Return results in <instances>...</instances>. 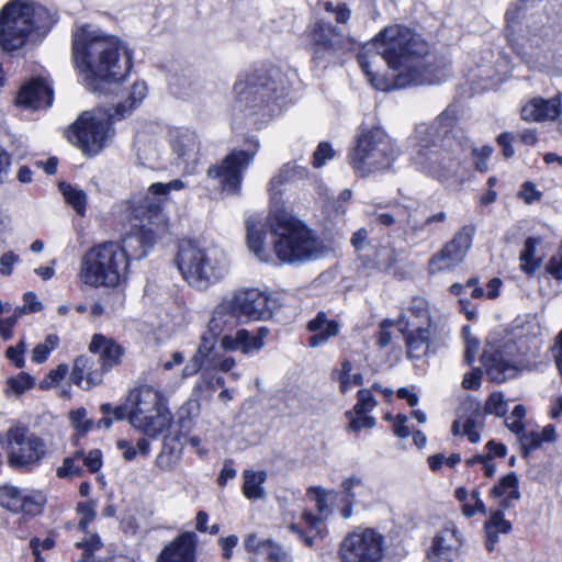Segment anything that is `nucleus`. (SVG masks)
<instances>
[{
	"mask_svg": "<svg viewBox=\"0 0 562 562\" xmlns=\"http://www.w3.org/2000/svg\"><path fill=\"white\" fill-rule=\"evenodd\" d=\"M240 317L232 306L227 297L223 299L214 308L209 321L207 328L201 337L202 342H207L214 349L218 337L226 330L233 329Z\"/></svg>",
	"mask_w": 562,
	"mask_h": 562,
	"instance_id": "412c9836",
	"label": "nucleus"
},
{
	"mask_svg": "<svg viewBox=\"0 0 562 562\" xmlns=\"http://www.w3.org/2000/svg\"><path fill=\"white\" fill-rule=\"evenodd\" d=\"M338 380L340 384V391L347 393L355 386L363 384V376L361 373H352V364L349 360L341 362L340 370L338 371Z\"/></svg>",
	"mask_w": 562,
	"mask_h": 562,
	"instance_id": "c03bdc74",
	"label": "nucleus"
},
{
	"mask_svg": "<svg viewBox=\"0 0 562 562\" xmlns=\"http://www.w3.org/2000/svg\"><path fill=\"white\" fill-rule=\"evenodd\" d=\"M59 338L56 335H48L44 342L36 345L32 351V360L36 363H43L47 360L49 353L57 348Z\"/></svg>",
	"mask_w": 562,
	"mask_h": 562,
	"instance_id": "5fc2aeb1",
	"label": "nucleus"
},
{
	"mask_svg": "<svg viewBox=\"0 0 562 562\" xmlns=\"http://www.w3.org/2000/svg\"><path fill=\"white\" fill-rule=\"evenodd\" d=\"M55 22L43 5L32 0H12L0 11V46L7 52L16 50L32 33L44 35Z\"/></svg>",
	"mask_w": 562,
	"mask_h": 562,
	"instance_id": "423d86ee",
	"label": "nucleus"
},
{
	"mask_svg": "<svg viewBox=\"0 0 562 562\" xmlns=\"http://www.w3.org/2000/svg\"><path fill=\"white\" fill-rule=\"evenodd\" d=\"M484 428V417L476 411L473 415L468 417L462 424L456 420L452 424L451 431L454 436L463 435L470 442L477 443L481 440V431Z\"/></svg>",
	"mask_w": 562,
	"mask_h": 562,
	"instance_id": "c9c22d12",
	"label": "nucleus"
},
{
	"mask_svg": "<svg viewBox=\"0 0 562 562\" xmlns=\"http://www.w3.org/2000/svg\"><path fill=\"white\" fill-rule=\"evenodd\" d=\"M378 54L394 71L392 78L374 74L366 55L358 56V63L370 83L378 90L389 91L417 85H437L447 78L442 67L432 66L425 58L429 45L422 35L402 25H391L381 31L372 41Z\"/></svg>",
	"mask_w": 562,
	"mask_h": 562,
	"instance_id": "f257e3e1",
	"label": "nucleus"
},
{
	"mask_svg": "<svg viewBox=\"0 0 562 562\" xmlns=\"http://www.w3.org/2000/svg\"><path fill=\"white\" fill-rule=\"evenodd\" d=\"M180 460V451H176L165 442L161 452L157 456L156 463L164 471H172Z\"/></svg>",
	"mask_w": 562,
	"mask_h": 562,
	"instance_id": "13d9d810",
	"label": "nucleus"
},
{
	"mask_svg": "<svg viewBox=\"0 0 562 562\" xmlns=\"http://www.w3.org/2000/svg\"><path fill=\"white\" fill-rule=\"evenodd\" d=\"M171 147L177 157L193 171L200 156L201 142L194 131L179 128L171 134Z\"/></svg>",
	"mask_w": 562,
	"mask_h": 562,
	"instance_id": "4be33fe9",
	"label": "nucleus"
},
{
	"mask_svg": "<svg viewBox=\"0 0 562 562\" xmlns=\"http://www.w3.org/2000/svg\"><path fill=\"white\" fill-rule=\"evenodd\" d=\"M311 37L315 46L336 52L341 46L338 29L330 23L317 22L313 25Z\"/></svg>",
	"mask_w": 562,
	"mask_h": 562,
	"instance_id": "2f4dec72",
	"label": "nucleus"
},
{
	"mask_svg": "<svg viewBox=\"0 0 562 562\" xmlns=\"http://www.w3.org/2000/svg\"><path fill=\"white\" fill-rule=\"evenodd\" d=\"M53 102V90L46 80L42 78L33 79L21 88L16 103L19 105L41 109L48 108Z\"/></svg>",
	"mask_w": 562,
	"mask_h": 562,
	"instance_id": "bb28decb",
	"label": "nucleus"
},
{
	"mask_svg": "<svg viewBox=\"0 0 562 562\" xmlns=\"http://www.w3.org/2000/svg\"><path fill=\"white\" fill-rule=\"evenodd\" d=\"M21 498V512L25 514L34 515L38 513L45 503L43 494L38 491L23 490Z\"/></svg>",
	"mask_w": 562,
	"mask_h": 562,
	"instance_id": "603ef678",
	"label": "nucleus"
},
{
	"mask_svg": "<svg viewBox=\"0 0 562 562\" xmlns=\"http://www.w3.org/2000/svg\"><path fill=\"white\" fill-rule=\"evenodd\" d=\"M473 236L474 228L467 225L460 228L453 238L443 246L452 256V260H456L459 265L463 262L472 246Z\"/></svg>",
	"mask_w": 562,
	"mask_h": 562,
	"instance_id": "72a5a7b5",
	"label": "nucleus"
},
{
	"mask_svg": "<svg viewBox=\"0 0 562 562\" xmlns=\"http://www.w3.org/2000/svg\"><path fill=\"white\" fill-rule=\"evenodd\" d=\"M463 542V535L452 522H449L435 536L431 547L434 557L430 559H451V557L459 554Z\"/></svg>",
	"mask_w": 562,
	"mask_h": 562,
	"instance_id": "a878e982",
	"label": "nucleus"
},
{
	"mask_svg": "<svg viewBox=\"0 0 562 562\" xmlns=\"http://www.w3.org/2000/svg\"><path fill=\"white\" fill-rule=\"evenodd\" d=\"M68 366L60 363L56 369L50 370L49 373L41 381L40 387L42 390H48L57 386L68 374Z\"/></svg>",
	"mask_w": 562,
	"mask_h": 562,
	"instance_id": "e2e57ef3",
	"label": "nucleus"
},
{
	"mask_svg": "<svg viewBox=\"0 0 562 562\" xmlns=\"http://www.w3.org/2000/svg\"><path fill=\"white\" fill-rule=\"evenodd\" d=\"M196 546L195 532H181L161 550L156 562H195Z\"/></svg>",
	"mask_w": 562,
	"mask_h": 562,
	"instance_id": "5701e85b",
	"label": "nucleus"
},
{
	"mask_svg": "<svg viewBox=\"0 0 562 562\" xmlns=\"http://www.w3.org/2000/svg\"><path fill=\"white\" fill-rule=\"evenodd\" d=\"M212 350L213 348H211L207 342L205 344L200 341L196 352L189 359L182 369V378L187 379L196 374L202 368L203 361L210 356Z\"/></svg>",
	"mask_w": 562,
	"mask_h": 562,
	"instance_id": "a18cd8bd",
	"label": "nucleus"
},
{
	"mask_svg": "<svg viewBox=\"0 0 562 562\" xmlns=\"http://www.w3.org/2000/svg\"><path fill=\"white\" fill-rule=\"evenodd\" d=\"M414 151L412 166L420 173L447 183L456 180L471 146L456 125L454 111L447 109L430 124H419L411 138Z\"/></svg>",
	"mask_w": 562,
	"mask_h": 562,
	"instance_id": "f03ea898",
	"label": "nucleus"
},
{
	"mask_svg": "<svg viewBox=\"0 0 562 562\" xmlns=\"http://www.w3.org/2000/svg\"><path fill=\"white\" fill-rule=\"evenodd\" d=\"M3 447L9 467L24 472L36 469L47 454L45 440L22 426L7 431Z\"/></svg>",
	"mask_w": 562,
	"mask_h": 562,
	"instance_id": "4468645a",
	"label": "nucleus"
},
{
	"mask_svg": "<svg viewBox=\"0 0 562 562\" xmlns=\"http://www.w3.org/2000/svg\"><path fill=\"white\" fill-rule=\"evenodd\" d=\"M131 215L134 223L120 245L128 261L146 257L167 229L165 215L159 211L158 202H150L146 205L134 204Z\"/></svg>",
	"mask_w": 562,
	"mask_h": 562,
	"instance_id": "9b49d317",
	"label": "nucleus"
},
{
	"mask_svg": "<svg viewBox=\"0 0 562 562\" xmlns=\"http://www.w3.org/2000/svg\"><path fill=\"white\" fill-rule=\"evenodd\" d=\"M408 314H402L398 318V325L401 333H405V329L413 327L414 324L418 325H438L432 322L430 316V310L428 302L419 296L413 297L408 305Z\"/></svg>",
	"mask_w": 562,
	"mask_h": 562,
	"instance_id": "c756f323",
	"label": "nucleus"
},
{
	"mask_svg": "<svg viewBox=\"0 0 562 562\" xmlns=\"http://www.w3.org/2000/svg\"><path fill=\"white\" fill-rule=\"evenodd\" d=\"M346 417L349 419L348 428L355 432L362 429H371L376 425L375 418L370 416L369 413L361 412V414H359L351 409L346 412Z\"/></svg>",
	"mask_w": 562,
	"mask_h": 562,
	"instance_id": "864d4df0",
	"label": "nucleus"
},
{
	"mask_svg": "<svg viewBox=\"0 0 562 562\" xmlns=\"http://www.w3.org/2000/svg\"><path fill=\"white\" fill-rule=\"evenodd\" d=\"M459 263L452 260V256L448 249L442 247L436 255H434L428 262V271L430 274H436L443 271L454 269Z\"/></svg>",
	"mask_w": 562,
	"mask_h": 562,
	"instance_id": "de8ad7c7",
	"label": "nucleus"
},
{
	"mask_svg": "<svg viewBox=\"0 0 562 562\" xmlns=\"http://www.w3.org/2000/svg\"><path fill=\"white\" fill-rule=\"evenodd\" d=\"M335 157V150L331 145L327 142L318 144L313 155V165L315 168L323 167L328 160Z\"/></svg>",
	"mask_w": 562,
	"mask_h": 562,
	"instance_id": "69168bd1",
	"label": "nucleus"
},
{
	"mask_svg": "<svg viewBox=\"0 0 562 562\" xmlns=\"http://www.w3.org/2000/svg\"><path fill=\"white\" fill-rule=\"evenodd\" d=\"M503 510L501 507L492 510L490 518L484 524L486 533L485 548L488 552L495 549L496 543L499 541V535H507L512 530V524L505 519Z\"/></svg>",
	"mask_w": 562,
	"mask_h": 562,
	"instance_id": "7c9ffc66",
	"label": "nucleus"
},
{
	"mask_svg": "<svg viewBox=\"0 0 562 562\" xmlns=\"http://www.w3.org/2000/svg\"><path fill=\"white\" fill-rule=\"evenodd\" d=\"M473 236L474 228L467 225L460 228L453 238L443 246L452 256V260H456L459 265L463 262L472 246Z\"/></svg>",
	"mask_w": 562,
	"mask_h": 562,
	"instance_id": "f704fd0d",
	"label": "nucleus"
},
{
	"mask_svg": "<svg viewBox=\"0 0 562 562\" xmlns=\"http://www.w3.org/2000/svg\"><path fill=\"white\" fill-rule=\"evenodd\" d=\"M398 150L392 138L382 130L362 131L355 147L348 154V161L355 172L361 177L387 170Z\"/></svg>",
	"mask_w": 562,
	"mask_h": 562,
	"instance_id": "9d476101",
	"label": "nucleus"
},
{
	"mask_svg": "<svg viewBox=\"0 0 562 562\" xmlns=\"http://www.w3.org/2000/svg\"><path fill=\"white\" fill-rule=\"evenodd\" d=\"M89 350L98 353L101 369H93L94 362L89 357L82 355L76 358L70 374V380L82 389H91L102 381L103 372L111 370L122 362L124 348L113 338L101 334L93 335Z\"/></svg>",
	"mask_w": 562,
	"mask_h": 562,
	"instance_id": "f8f14e48",
	"label": "nucleus"
},
{
	"mask_svg": "<svg viewBox=\"0 0 562 562\" xmlns=\"http://www.w3.org/2000/svg\"><path fill=\"white\" fill-rule=\"evenodd\" d=\"M7 393L21 395L35 385V378L26 372H20L18 375L9 378L7 381Z\"/></svg>",
	"mask_w": 562,
	"mask_h": 562,
	"instance_id": "3c124183",
	"label": "nucleus"
},
{
	"mask_svg": "<svg viewBox=\"0 0 562 562\" xmlns=\"http://www.w3.org/2000/svg\"><path fill=\"white\" fill-rule=\"evenodd\" d=\"M562 114V93H557L551 99L533 98L521 109L525 121L541 122L554 121Z\"/></svg>",
	"mask_w": 562,
	"mask_h": 562,
	"instance_id": "393cba45",
	"label": "nucleus"
},
{
	"mask_svg": "<svg viewBox=\"0 0 562 562\" xmlns=\"http://www.w3.org/2000/svg\"><path fill=\"white\" fill-rule=\"evenodd\" d=\"M490 496L501 499L499 507L502 509H509L514 502H518L521 498L517 474L510 472L504 475L498 483L491 488Z\"/></svg>",
	"mask_w": 562,
	"mask_h": 562,
	"instance_id": "c85d7f7f",
	"label": "nucleus"
},
{
	"mask_svg": "<svg viewBox=\"0 0 562 562\" xmlns=\"http://www.w3.org/2000/svg\"><path fill=\"white\" fill-rule=\"evenodd\" d=\"M307 495L315 501L317 510L322 517H317L310 512H304L302 514V521L308 528V532L303 531L297 524H291L290 530L296 533L306 547H312L315 536H321L322 533L321 525L323 524V519L333 514V502L337 498V492L323 488L322 486H314L307 490Z\"/></svg>",
	"mask_w": 562,
	"mask_h": 562,
	"instance_id": "a211bd4d",
	"label": "nucleus"
},
{
	"mask_svg": "<svg viewBox=\"0 0 562 562\" xmlns=\"http://www.w3.org/2000/svg\"><path fill=\"white\" fill-rule=\"evenodd\" d=\"M243 494L249 499H261L266 496L263 483L267 480L265 471L245 470L243 472Z\"/></svg>",
	"mask_w": 562,
	"mask_h": 562,
	"instance_id": "e433bc0d",
	"label": "nucleus"
},
{
	"mask_svg": "<svg viewBox=\"0 0 562 562\" xmlns=\"http://www.w3.org/2000/svg\"><path fill=\"white\" fill-rule=\"evenodd\" d=\"M376 223L384 226H392L395 223L403 224L404 227L411 226V214L403 207H395L393 212L378 213Z\"/></svg>",
	"mask_w": 562,
	"mask_h": 562,
	"instance_id": "09e8293b",
	"label": "nucleus"
},
{
	"mask_svg": "<svg viewBox=\"0 0 562 562\" xmlns=\"http://www.w3.org/2000/svg\"><path fill=\"white\" fill-rule=\"evenodd\" d=\"M488 378L497 383L513 379L518 373V368L514 361L505 356L504 351L497 349H486L481 357Z\"/></svg>",
	"mask_w": 562,
	"mask_h": 562,
	"instance_id": "b1692460",
	"label": "nucleus"
},
{
	"mask_svg": "<svg viewBox=\"0 0 562 562\" xmlns=\"http://www.w3.org/2000/svg\"><path fill=\"white\" fill-rule=\"evenodd\" d=\"M255 151L233 150L223 160L207 169V177L216 181L221 191L227 195L237 194L240 191L243 171L251 164Z\"/></svg>",
	"mask_w": 562,
	"mask_h": 562,
	"instance_id": "dca6fc26",
	"label": "nucleus"
},
{
	"mask_svg": "<svg viewBox=\"0 0 562 562\" xmlns=\"http://www.w3.org/2000/svg\"><path fill=\"white\" fill-rule=\"evenodd\" d=\"M307 169L295 162L284 164L279 172L271 179V188L276 191L280 186L304 178Z\"/></svg>",
	"mask_w": 562,
	"mask_h": 562,
	"instance_id": "ea45409f",
	"label": "nucleus"
},
{
	"mask_svg": "<svg viewBox=\"0 0 562 562\" xmlns=\"http://www.w3.org/2000/svg\"><path fill=\"white\" fill-rule=\"evenodd\" d=\"M22 493V488L13 485L0 486V506L13 513H21Z\"/></svg>",
	"mask_w": 562,
	"mask_h": 562,
	"instance_id": "37998d69",
	"label": "nucleus"
},
{
	"mask_svg": "<svg viewBox=\"0 0 562 562\" xmlns=\"http://www.w3.org/2000/svg\"><path fill=\"white\" fill-rule=\"evenodd\" d=\"M72 56L87 88L95 92L116 88L132 67V52L125 43L90 25L74 33Z\"/></svg>",
	"mask_w": 562,
	"mask_h": 562,
	"instance_id": "7ed1b4c3",
	"label": "nucleus"
},
{
	"mask_svg": "<svg viewBox=\"0 0 562 562\" xmlns=\"http://www.w3.org/2000/svg\"><path fill=\"white\" fill-rule=\"evenodd\" d=\"M307 328L313 335L308 339L312 348H317L328 339L336 337L339 333V323L328 319L325 312H318L317 315L308 322Z\"/></svg>",
	"mask_w": 562,
	"mask_h": 562,
	"instance_id": "cd10ccee",
	"label": "nucleus"
},
{
	"mask_svg": "<svg viewBox=\"0 0 562 562\" xmlns=\"http://www.w3.org/2000/svg\"><path fill=\"white\" fill-rule=\"evenodd\" d=\"M59 189L64 195L65 201L74 207L76 213L80 216H85L87 206L86 192L65 182L59 184Z\"/></svg>",
	"mask_w": 562,
	"mask_h": 562,
	"instance_id": "a19ab883",
	"label": "nucleus"
},
{
	"mask_svg": "<svg viewBox=\"0 0 562 562\" xmlns=\"http://www.w3.org/2000/svg\"><path fill=\"white\" fill-rule=\"evenodd\" d=\"M384 543V537L378 530L359 527L345 537L339 555L342 562H381Z\"/></svg>",
	"mask_w": 562,
	"mask_h": 562,
	"instance_id": "2eb2a0df",
	"label": "nucleus"
},
{
	"mask_svg": "<svg viewBox=\"0 0 562 562\" xmlns=\"http://www.w3.org/2000/svg\"><path fill=\"white\" fill-rule=\"evenodd\" d=\"M176 265L183 280L192 288L206 290L229 272L226 252L217 246H202L191 240L180 243Z\"/></svg>",
	"mask_w": 562,
	"mask_h": 562,
	"instance_id": "0eeeda50",
	"label": "nucleus"
},
{
	"mask_svg": "<svg viewBox=\"0 0 562 562\" xmlns=\"http://www.w3.org/2000/svg\"><path fill=\"white\" fill-rule=\"evenodd\" d=\"M473 236L474 228L467 225L460 228L453 238L443 246L452 256V260H456L459 265L463 262L472 246Z\"/></svg>",
	"mask_w": 562,
	"mask_h": 562,
	"instance_id": "473e14b6",
	"label": "nucleus"
},
{
	"mask_svg": "<svg viewBox=\"0 0 562 562\" xmlns=\"http://www.w3.org/2000/svg\"><path fill=\"white\" fill-rule=\"evenodd\" d=\"M508 411L507 402L501 392L492 393L485 403V413L494 414L496 416H504Z\"/></svg>",
	"mask_w": 562,
	"mask_h": 562,
	"instance_id": "052dcab7",
	"label": "nucleus"
},
{
	"mask_svg": "<svg viewBox=\"0 0 562 562\" xmlns=\"http://www.w3.org/2000/svg\"><path fill=\"white\" fill-rule=\"evenodd\" d=\"M373 262L379 270L386 271L395 265L396 252L391 247L382 246L374 251Z\"/></svg>",
	"mask_w": 562,
	"mask_h": 562,
	"instance_id": "4d7b16f0",
	"label": "nucleus"
},
{
	"mask_svg": "<svg viewBox=\"0 0 562 562\" xmlns=\"http://www.w3.org/2000/svg\"><path fill=\"white\" fill-rule=\"evenodd\" d=\"M273 541L270 539H262L255 533L248 535L245 538V549L257 557L268 559V554L273 546Z\"/></svg>",
	"mask_w": 562,
	"mask_h": 562,
	"instance_id": "8fccbe9b",
	"label": "nucleus"
},
{
	"mask_svg": "<svg viewBox=\"0 0 562 562\" xmlns=\"http://www.w3.org/2000/svg\"><path fill=\"white\" fill-rule=\"evenodd\" d=\"M128 422L149 437H157L169 428L172 415L162 393L149 384L133 389L127 396Z\"/></svg>",
	"mask_w": 562,
	"mask_h": 562,
	"instance_id": "1a4fd4ad",
	"label": "nucleus"
},
{
	"mask_svg": "<svg viewBox=\"0 0 562 562\" xmlns=\"http://www.w3.org/2000/svg\"><path fill=\"white\" fill-rule=\"evenodd\" d=\"M147 87L136 81L127 98L111 110L97 109L83 112L68 131V139L86 155L94 156L102 150L112 135L110 122L128 116L145 99Z\"/></svg>",
	"mask_w": 562,
	"mask_h": 562,
	"instance_id": "39448f33",
	"label": "nucleus"
},
{
	"mask_svg": "<svg viewBox=\"0 0 562 562\" xmlns=\"http://www.w3.org/2000/svg\"><path fill=\"white\" fill-rule=\"evenodd\" d=\"M358 401L353 406L352 411L362 413H370L376 406V401L370 390L361 389L358 391Z\"/></svg>",
	"mask_w": 562,
	"mask_h": 562,
	"instance_id": "0e129e2a",
	"label": "nucleus"
},
{
	"mask_svg": "<svg viewBox=\"0 0 562 562\" xmlns=\"http://www.w3.org/2000/svg\"><path fill=\"white\" fill-rule=\"evenodd\" d=\"M186 187V182L180 179L171 180L167 183H153L148 189V196H146L143 201H139L138 203L146 205L150 202H158L160 205L162 202L161 196L167 195L170 191H180Z\"/></svg>",
	"mask_w": 562,
	"mask_h": 562,
	"instance_id": "4c0bfd02",
	"label": "nucleus"
},
{
	"mask_svg": "<svg viewBox=\"0 0 562 562\" xmlns=\"http://www.w3.org/2000/svg\"><path fill=\"white\" fill-rule=\"evenodd\" d=\"M128 260L117 243L93 246L80 259L79 280L91 288H116L128 278Z\"/></svg>",
	"mask_w": 562,
	"mask_h": 562,
	"instance_id": "6e6552de",
	"label": "nucleus"
},
{
	"mask_svg": "<svg viewBox=\"0 0 562 562\" xmlns=\"http://www.w3.org/2000/svg\"><path fill=\"white\" fill-rule=\"evenodd\" d=\"M405 338L407 356L411 359H422L429 352L436 351L445 345L450 335V329L446 325H418L405 329L402 333Z\"/></svg>",
	"mask_w": 562,
	"mask_h": 562,
	"instance_id": "6ab92c4d",
	"label": "nucleus"
},
{
	"mask_svg": "<svg viewBox=\"0 0 562 562\" xmlns=\"http://www.w3.org/2000/svg\"><path fill=\"white\" fill-rule=\"evenodd\" d=\"M69 419L78 434L82 436L93 427V422L87 417V411L85 408H78L70 412Z\"/></svg>",
	"mask_w": 562,
	"mask_h": 562,
	"instance_id": "680f3d73",
	"label": "nucleus"
},
{
	"mask_svg": "<svg viewBox=\"0 0 562 562\" xmlns=\"http://www.w3.org/2000/svg\"><path fill=\"white\" fill-rule=\"evenodd\" d=\"M269 335V329L261 327L257 333H250L246 329L238 330V339L241 340V352L248 355L252 351H259L265 346V338Z\"/></svg>",
	"mask_w": 562,
	"mask_h": 562,
	"instance_id": "58836bf2",
	"label": "nucleus"
},
{
	"mask_svg": "<svg viewBox=\"0 0 562 562\" xmlns=\"http://www.w3.org/2000/svg\"><path fill=\"white\" fill-rule=\"evenodd\" d=\"M470 498L474 502V505H470V503L462 505V513L464 516L473 517L477 513L486 514V507L481 498V492L479 488H475L470 493Z\"/></svg>",
	"mask_w": 562,
	"mask_h": 562,
	"instance_id": "774afa93",
	"label": "nucleus"
},
{
	"mask_svg": "<svg viewBox=\"0 0 562 562\" xmlns=\"http://www.w3.org/2000/svg\"><path fill=\"white\" fill-rule=\"evenodd\" d=\"M24 315L23 308H14L10 317L0 318V337L4 340L12 338V328L16 324L18 319Z\"/></svg>",
	"mask_w": 562,
	"mask_h": 562,
	"instance_id": "338daca9",
	"label": "nucleus"
},
{
	"mask_svg": "<svg viewBox=\"0 0 562 562\" xmlns=\"http://www.w3.org/2000/svg\"><path fill=\"white\" fill-rule=\"evenodd\" d=\"M540 241L536 238H528L525 241L520 254V268L528 274H532L540 266V259L536 258V247Z\"/></svg>",
	"mask_w": 562,
	"mask_h": 562,
	"instance_id": "79ce46f5",
	"label": "nucleus"
},
{
	"mask_svg": "<svg viewBox=\"0 0 562 562\" xmlns=\"http://www.w3.org/2000/svg\"><path fill=\"white\" fill-rule=\"evenodd\" d=\"M281 77V72L274 68L240 75L234 85L236 109L252 114L257 113L256 109H261L263 103L269 108V103L278 98Z\"/></svg>",
	"mask_w": 562,
	"mask_h": 562,
	"instance_id": "ddd939ff",
	"label": "nucleus"
},
{
	"mask_svg": "<svg viewBox=\"0 0 562 562\" xmlns=\"http://www.w3.org/2000/svg\"><path fill=\"white\" fill-rule=\"evenodd\" d=\"M276 194L269 216H250L246 222L249 250L262 262L271 259L266 244L268 234L274 237V254L282 262L294 263L313 259L317 252L316 239L311 232L284 207L279 206Z\"/></svg>",
	"mask_w": 562,
	"mask_h": 562,
	"instance_id": "20e7f679",
	"label": "nucleus"
},
{
	"mask_svg": "<svg viewBox=\"0 0 562 562\" xmlns=\"http://www.w3.org/2000/svg\"><path fill=\"white\" fill-rule=\"evenodd\" d=\"M81 458H83V451H77L71 457L65 458L63 464L57 468L56 475L59 479L81 476L83 473L80 464Z\"/></svg>",
	"mask_w": 562,
	"mask_h": 562,
	"instance_id": "49530a36",
	"label": "nucleus"
},
{
	"mask_svg": "<svg viewBox=\"0 0 562 562\" xmlns=\"http://www.w3.org/2000/svg\"><path fill=\"white\" fill-rule=\"evenodd\" d=\"M77 513L80 516L78 521V527L82 531H87L89 525L97 517V503L95 501H89L79 503L77 505Z\"/></svg>",
	"mask_w": 562,
	"mask_h": 562,
	"instance_id": "6e6d98bb",
	"label": "nucleus"
},
{
	"mask_svg": "<svg viewBox=\"0 0 562 562\" xmlns=\"http://www.w3.org/2000/svg\"><path fill=\"white\" fill-rule=\"evenodd\" d=\"M340 514L342 518L350 519L353 516L355 506L366 507L373 499L371 486L360 476L350 475L341 482Z\"/></svg>",
	"mask_w": 562,
	"mask_h": 562,
	"instance_id": "aec40b11",
	"label": "nucleus"
},
{
	"mask_svg": "<svg viewBox=\"0 0 562 562\" xmlns=\"http://www.w3.org/2000/svg\"><path fill=\"white\" fill-rule=\"evenodd\" d=\"M323 8L326 12L333 13L339 24L348 23L351 18V10L345 2L325 1Z\"/></svg>",
	"mask_w": 562,
	"mask_h": 562,
	"instance_id": "bf43d9fd",
	"label": "nucleus"
},
{
	"mask_svg": "<svg viewBox=\"0 0 562 562\" xmlns=\"http://www.w3.org/2000/svg\"><path fill=\"white\" fill-rule=\"evenodd\" d=\"M240 318L268 321L273 316L277 300L258 288H244L227 296Z\"/></svg>",
	"mask_w": 562,
	"mask_h": 562,
	"instance_id": "f3484780",
	"label": "nucleus"
}]
</instances>
